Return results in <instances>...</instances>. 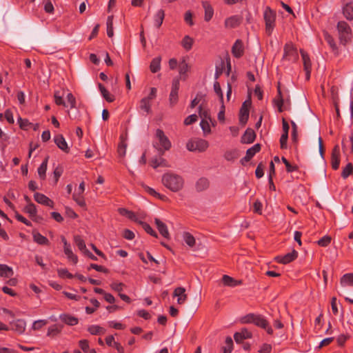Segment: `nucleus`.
<instances>
[{"label": "nucleus", "instance_id": "1", "mask_svg": "<svg viewBox=\"0 0 353 353\" xmlns=\"http://www.w3.org/2000/svg\"><path fill=\"white\" fill-rule=\"evenodd\" d=\"M162 182L163 185L173 192L181 190L183 185V179L175 174L167 173L163 176Z\"/></svg>", "mask_w": 353, "mask_h": 353}, {"label": "nucleus", "instance_id": "2", "mask_svg": "<svg viewBox=\"0 0 353 353\" xmlns=\"http://www.w3.org/2000/svg\"><path fill=\"white\" fill-rule=\"evenodd\" d=\"M337 30L340 43L345 46L351 39V28L345 21H339L337 24Z\"/></svg>", "mask_w": 353, "mask_h": 353}, {"label": "nucleus", "instance_id": "3", "mask_svg": "<svg viewBox=\"0 0 353 353\" xmlns=\"http://www.w3.org/2000/svg\"><path fill=\"white\" fill-rule=\"evenodd\" d=\"M208 141L201 139H196L190 140L186 144V148L191 152L199 151L203 152L208 147Z\"/></svg>", "mask_w": 353, "mask_h": 353}, {"label": "nucleus", "instance_id": "4", "mask_svg": "<svg viewBox=\"0 0 353 353\" xmlns=\"http://www.w3.org/2000/svg\"><path fill=\"white\" fill-rule=\"evenodd\" d=\"M264 19L265 21L266 31L271 34L275 20V13L270 8H267L264 12Z\"/></svg>", "mask_w": 353, "mask_h": 353}, {"label": "nucleus", "instance_id": "5", "mask_svg": "<svg viewBox=\"0 0 353 353\" xmlns=\"http://www.w3.org/2000/svg\"><path fill=\"white\" fill-rule=\"evenodd\" d=\"M156 137L158 139L160 145L165 150H168L170 148L171 143L168 138L165 135L163 130L160 129L157 130Z\"/></svg>", "mask_w": 353, "mask_h": 353}, {"label": "nucleus", "instance_id": "6", "mask_svg": "<svg viewBox=\"0 0 353 353\" xmlns=\"http://www.w3.org/2000/svg\"><path fill=\"white\" fill-rule=\"evenodd\" d=\"M190 66L186 61V57H182L179 63V72L180 74V78L181 79L185 80L187 77V72L190 70Z\"/></svg>", "mask_w": 353, "mask_h": 353}, {"label": "nucleus", "instance_id": "7", "mask_svg": "<svg viewBox=\"0 0 353 353\" xmlns=\"http://www.w3.org/2000/svg\"><path fill=\"white\" fill-rule=\"evenodd\" d=\"M10 323L12 325V329L15 332L21 334L25 331L26 323L23 319L14 320L12 319Z\"/></svg>", "mask_w": 353, "mask_h": 353}, {"label": "nucleus", "instance_id": "8", "mask_svg": "<svg viewBox=\"0 0 353 353\" xmlns=\"http://www.w3.org/2000/svg\"><path fill=\"white\" fill-rule=\"evenodd\" d=\"M250 102L245 101L240 110L239 121L243 125L245 124L249 117L248 106Z\"/></svg>", "mask_w": 353, "mask_h": 353}, {"label": "nucleus", "instance_id": "9", "mask_svg": "<svg viewBox=\"0 0 353 353\" xmlns=\"http://www.w3.org/2000/svg\"><path fill=\"white\" fill-rule=\"evenodd\" d=\"M340 150L338 145H335L332 153V167L334 170H337L340 164Z\"/></svg>", "mask_w": 353, "mask_h": 353}, {"label": "nucleus", "instance_id": "10", "mask_svg": "<svg viewBox=\"0 0 353 353\" xmlns=\"http://www.w3.org/2000/svg\"><path fill=\"white\" fill-rule=\"evenodd\" d=\"M254 323L256 325L261 327L263 329H265L269 334H272L273 333L272 329L268 326V322L261 316L256 315L255 318H254Z\"/></svg>", "mask_w": 353, "mask_h": 353}, {"label": "nucleus", "instance_id": "11", "mask_svg": "<svg viewBox=\"0 0 353 353\" xmlns=\"http://www.w3.org/2000/svg\"><path fill=\"white\" fill-rule=\"evenodd\" d=\"M185 290L183 287H179L175 289L173 293L174 297H177V303L180 305L183 304L187 299Z\"/></svg>", "mask_w": 353, "mask_h": 353}, {"label": "nucleus", "instance_id": "12", "mask_svg": "<svg viewBox=\"0 0 353 353\" xmlns=\"http://www.w3.org/2000/svg\"><path fill=\"white\" fill-rule=\"evenodd\" d=\"M297 52L294 47L292 43H288L284 48V58L290 59L294 58V59L297 57Z\"/></svg>", "mask_w": 353, "mask_h": 353}, {"label": "nucleus", "instance_id": "13", "mask_svg": "<svg viewBox=\"0 0 353 353\" xmlns=\"http://www.w3.org/2000/svg\"><path fill=\"white\" fill-rule=\"evenodd\" d=\"M34 199L39 203L53 208V202L48 197L41 193H35L34 195Z\"/></svg>", "mask_w": 353, "mask_h": 353}, {"label": "nucleus", "instance_id": "14", "mask_svg": "<svg viewBox=\"0 0 353 353\" xmlns=\"http://www.w3.org/2000/svg\"><path fill=\"white\" fill-rule=\"evenodd\" d=\"M56 145L63 151L68 152L69 148L64 137L61 134H57L54 138Z\"/></svg>", "mask_w": 353, "mask_h": 353}, {"label": "nucleus", "instance_id": "15", "mask_svg": "<svg viewBox=\"0 0 353 353\" xmlns=\"http://www.w3.org/2000/svg\"><path fill=\"white\" fill-rule=\"evenodd\" d=\"M301 57L303 59L304 70H305V74H306V79H309L310 77V68H311L310 59L308 55L306 53H305L303 51H301Z\"/></svg>", "mask_w": 353, "mask_h": 353}, {"label": "nucleus", "instance_id": "16", "mask_svg": "<svg viewBox=\"0 0 353 353\" xmlns=\"http://www.w3.org/2000/svg\"><path fill=\"white\" fill-rule=\"evenodd\" d=\"M154 222H155L157 228H158V230L159 231L160 234L163 237H165L166 239H169L170 238V234H169L168 228L165 225V224L164 223H163L159 219H155Z\"/></svg>", "mask_w": 353, "mask_h": 353}, {"label": "nucleus", "instance_id": "17", "mask_svg": "<svg viewBox=\"0 0 353 353\" xmlns=\"http://www.w3.org/2000/svg\"><path fill=\"white\" fill-rule=\"evenodd\" d=\"M298 253L296 251L293 250L292 252L285 254L283 256H277V261L283 264H287L297 257Z\"/></svg>", "mask_w": 353, "mask_h": 353}, {"label": "nucleus", "instance_id": "18", "mask_svg": "<svg viewBox=\"0 0 353 353\" xmlns=\"http://www.w3.org/2000/svg\"><path fill=\"white\" fill-rule=\"evenodd\" d=\"M255 137L256 134L254 130L248 129L241 138V142L243 143H251L254 141Z\"/></svg>", "mask_w": 353, "mask_h": 353}, {"label": "nucleus", "instance_id": "19", "mask_svg": "<svg viewBox=\"0 0 353 353\" xmlns=\"http://www.w3.org/2000/svg\"><path fill=\"white\" fill-rule=\"evenodd\" d=\"M202 6L205 11V20L209 21L214 14V10L212 6L207 1H203Z\"/></svg>", "mask_w": 353, "mask_h": 353}, {"label": "nucleus", "instance_id": "20", "mask_svg": "<svg viewBox=\"0 0 353 353\" xmlns=\"http://www.w3.org/2000/svg\"><path fill=\"white\" fill-rule=\"evenodd\" d=\"M250 337L251 333L245 329L242 330L240 332H236L234 335V340L237 343H240L243 340Z\"/></svg>", "mask_w": 353, "mask_h": 353}, {"label": "nucleus", "instance_id": "21", "mask_svg": "<svg viewBox=\"0 0 353 353\" xmlns=\"http://www.w3.org/2000/svg\"><path fill=\"white\" fill-rule=\"evenodd\" d=\"M240 23V19L236 16H232L225 19V26L227 28H233Z\"/></svg>", "mask_w": 353, "mask_h": 353}, {"label": "nucleus", "instance_id": "22", "mask_svg": "<svg viewBox=\"0 0 353 353\" xmlns=\"http://www.w3.org/2000/svg\"><path fill=\"white\" fill-rule=\"evenodd\" d=\"M232 54L236 57H240L243 54V43L240 40L236 41L232 47Z\"/></svg>", "mask_w": 353, "mask_h": 353}, {"label": "nucleus", "instance_id": "23", "mask_svg": "<svg viewBox=\"0 0 353 353\" xmlns=\"http://www.w3.org/2000/svg\"><path fill=\"white\" fill-rule=\"evenodd\" d=\"M343 12L347 19H353V1L347 3L343 7Z\"/></svg>", "mask_w": 353, "mask_h": 353}, {"label": "nucleus", "instance_id": "24", "mask_svg": "<svg viewBox=\"0 0 353 353\" xmlns=\"http://www.w3.org/2000/svg\"><path fill=\"white\" fill-rule=\"evenodd\" d=\"M261 149V145L257 143L255 144L252 148H249L246 152V155L244 157V159L246 161H249L251 158L256 153L258 152Z\"/></svg>", "mask_w": 353, "mask_h": 353}, {"label": "nucleus", "instance_id": "25", "mask_svg": "<svg viewBox=\"0 0 353 353\" xmlns=\"http://www.w3.org/2000/svg\"><path fill=\"white\" fill-rule=\"evenodd\" d=\"M209 187V181L206 178H200L196 183V189L199 192L205 190Z\"/></svg>", "mask_w": 353, "mask_h": 353}, {"label": "nucleus", "instance_id": "26", "mask_svg": "<svg viewBox=\"0 0 353 353\" xmlns=\"http://www.w3.org/2000/svg\"><path fill=\"white\" fill-rule=\"evenodd\" d=\"M60 319L69 325H74L78 323V319L76 317L68 314L61 315Z\"/></svg>", "mask_w": 353, "mask_h": 353}, {"label": "nucleus", "instance_id": "27", "mask_svg": "<svg viewBox=\"0 0 353 353\" xmlns=\"http://www.w3.org/2000/svg\"><path fill=\"white\" fill-rule=\"evenodd\" d=\"M199 115L201 119V121L210 120L212 122V119L208 110L203 105H200L199 108Z\"/></svg>", "mask_w": 353, "mask_h": 353}, {"label": "nucleus", "instance_id": "28", "mask_svg": "<svg viewBox=\"0 0 353 353\" xmlns=\"http://www.w3.org/2000/svg\"><path fill=\"white\" fill-rule=\"evenodd\" d=\"M161 58L160 57L153 59L150 63V68L152 72H158L161 68Z\"/></svg>", "mask_w": 353, "mask_h": 353}, {"label": "nucleus", "instance_id": "29", "mask_svg": "<svg viewBox=\"0 0 353 353\" xmlns=\"http://www.w3.org/2000/svg\"><path fill=\"white\" fill-rule=\"evenodd\" d=\"M74 242L79 249L83 253H89V250L86 248L84 241L79 236H74Z\"/></svg>", "mask_w": 353, "mask_h": 353}, {"label": "nucleus", "instance_id": "30", "mask_svg": "<svg viewBox=\"0 0 353 353\" xmlns=\"http://www.w3.org/2000/svg\"><path fill=\"white\" fill-rule=\"evenodd\" d=\"M0 275L5 277H10L13 275V270L6 265H0Z\"/></svg>", "mask_w": 353, "mask_h": 353}, {"label": "nucleus", "instance_id": "31", "mask_svg": "<svg viewBox=\"0 0 353 353\" xmlns=\"http://www.w3.org/2000/svg\"><path fill=\"white\" fill-rule=\"evenodd\" d=\"M140 109L148 114L152 112L151 102H150L148 99L143 98L140 101Z\"/></svg>", "mask_w": 353, "mask_h": 353}, {"label": "nucleus", "instance_id": "32", "mask_svg": "<svg viewBox=\"0 0 353 353\" xmlns=\"http://www.w3.org/2000/svg\"><path fill=\"white\" fill-rule=\"evenodd\" d=\"M343 286L353 285V274H346L341 279Z\"/></svg>", "mask_w": 353, "mask_h": 353}, {"label": "nucleus", "instance_id": "33", "mask_svg": "<svg viewBox=\"0 0 353 353\" xmlns=\"http://www.w3.org/2000/svg\"><path fill=\"white\" fill-rule=\"evenodd\" d=\"M164 16H165V14H164V11L163 10H159L157 12V13L155 14L154 23L157 28H159L161 26L163 19H164Z\"/></svg>", "mask_w": 353, "mask_h": 353}, {"label": "nucleus", "instance_id": "34", "mask_svg": "<svg viewBox=\"0 0 353 353\" xmlns=\"http://www.w3.org/2000/svg\"><path fill=\"white\" fill-rule=\"evenodd\" d=\"M120 139L121 143L118 147V153L120 157H123L126 153L127 143L125 142V139L123 136H121Z\"/></svg>", "mask_w": 353, "mask_h": 353}, {"label": "nucleus", "instance_id": "35", "mask_svg": "<svg viewBox=\"0 0 353 353\" xmlns=\"http://www.w3.org/2000/svg\"><path fill=\"white\" fill-rule=\"evenodd\" d=\"M183 238L184 241L188 246L193 247L195 245V239L189 232H184L183 234Z\"/></svg>", "mask_w": 353, "mask_h": 353}, {"label": "nucleus", "instance_id": "36", "mask_svg": "<svg viewBox=\"0 0 353 353\" xmlns=\"http://www.w3.org/2000/svg\"><path fill=\"white\" fill-rule=\"evenodd\" d=\"M107 25V34L109 37H112L114 35L113 32V16H109L106 22Z\"/></svg>", "mask_w": 353, "mask_h": 353}, {"label": "nucleus", "instance_id": "37", "mask_svg": "<svg viewBox=\"0 0 353 353\" xmlns=\"http://www.w3.org/2000/svg\"><path fill=\"white\" fill-rule=\"evenodd\" d=\"M99 88L102 96L108 102H112L114 101V97H112L108 91L102 85V84L99 83Z\"/></svg>", "mask_w": 353, "mask_h": 353}, {"label": "nucleus", "instance_id": "38", "mask_svg": "<svg viewBox=\"0 0 353 353\" xmlns=\"http://www.w3.org/2000/svg\"><path fill=\"white\" fill-rule=\"evenodd\" d=\"M33 238L34 241L41 245H45L48 243V240L39 232H34L33 234Z\"/></svg>", "mask_w": 353, "mask_h": 353}, {"label": "nucleus", "instance_id": "39", "mask_svg": "<svg viewBox=\"0 0 353 353\" xmlns=\"http://www.w3.org/2000/svg\"><path fill=\"white\" fill-rule=\"evenodd\" d=\"M119 212L121 214L126 216L130 219L138 223L139 221L137 219V217L132 212L128 211V210L124 208H121L119 209Z\"/></svg>", "mask_w": 353, "mask_h": 353}, {"label": "nucleus", "instance_id": "40", "mask_svg": "<svg viewBox=\"0 0 353 353\" xmlns=\"http://www.w3.org/2000/svg\"><path fill=\"white\" fill-rule=\"evenodd\" d=\"M192 44H193V39L190 37L189 36H185L182 41H181V45L186 50H189L191 49L192 46Z\"/></svg>", "mask_w": 353, "mask_h": 353}, {"label": "nucleus", "instance_id": "41", "mask_svg": "<svg viewBox=\"0 0 353 353\" xmlns=\"http://www.w3.org/2000/svg\"><path fill=\"white\" fill-rule=\"evenodd\" d=\"M233 349V341L231 337H227L225 345L223 347V353H230Z\"/></svg>", "mask_w": 353, "mask_h": 353}, {"label": "nucleus", "instance_id": "42", "mask_svg": "<svg viewBox=\"0 0 353 353\" xmlns=\"http://www.w3.org/2000/svg\"><path fill=\"white\" fill-rule=\"evenodd\" d=\"M25 211L29 214L31 217H34L37 214V209L34 204L30 203L25 208Z\"/></svg>", "mask_w": 353, "mask_h": 353}, {"label": "nucleus", "instance_id": "43", "mask_svg": "<svg viewBox=\"0 0 353 353\" xmlns=\"http://www.w3.org/2000/svg\"><path fill=\"white\" fill-rule=\"evenodd\" d=\"M222 281L223 284L227 286L235 287V280L228 275H223L222 278Z\"/></svg>", "mask_w": 353, "mask_h": 353}, {"label": "nucleus", "instance_id": "44", "mask_svg": "<svg viewBox=\"0 0 353 353\" xmlns=\"http://www.w3.org/2000/svg\"><path fill=\"white\" fill-rule=\"evenodd\" d=\"M138 223L143 226V228L145 230V231L147 233L150 234V235H152L154 237L158 236L157 232H155L148 224H147L144 222H142L141 221H139Z\"/></svg>", "mask_w": 353, "mask_h": 353}, {"label": "nucleus", "instance_id": "45", "mask_svg": "<svg viewBox=\"0 0 353 353\" xmlns=\"http://www.w3.org/2000/svg\"><path fill=\"white\" fill-rule=\"evenodd\" d=\"M278 94H279L278 99H274V101L275 105L278 108L279 111L282 112L283 111L282 107H283V99L281 97V92L279 88H278Z\"/></svg>", "mask_w": 353, "mask_h": 353}, {"label": "nucleus", "instance_id": "46", "mask_svg": "<svg viewBox=\"0 0 353 353\" xmlns=\"http://www.w3.org/2000/svg\"><path fill=\"white\" fill-rule=\"evenodd\" d=\"M352 171H353V165L352 163H350L346 165L345 168H343L342 174H341L342 177L344 179L347 178L352 173Z\"/></svg>", "mask_w": 353, "mask_h": 353}, {"label": "nucleus", "instance_id": "47", "mask_svg": "<svg viewBox=\"0 0 353 353\" xmlns=\"http://www.w3.org/2000/svg\"><path fill=\"white\" fill-rule=\"evenodd\" d=\"M88 330L89 331V332L92 334H101V332H104V330L103 327L99 326V325H90Z\"/></svg>", "mask_w": 353, "mask_h": 353}, {"label": "nucleus", "instance_id": "48", "mask_svg": "<svg viewBox=\"0 0 353 353\" xmlns=\"http://www.w3.org/2000/svg\"><path fill=\"white\" fill-rule=\"evenodd\" d=\"M210 122H211L210 120H203L201 121L200 123V126L202 130L203 131L204 134H209L211 132Z\"/></svg>", "mask_w": 353, "mask_h": 353}, {"label": "nucleus", "instance_id": "49", "mask_svg": "<svg viewBox=\"0 0 353 353\" xmlns=\"http://www.w3.org/2000/svg\"><path fill=\"white\" fill-rule=\"evenodd\" d=\"M152 166L157 168L159 166L168 167V165L164 159H155L152 161Z\"/></svg>", "mask_w": 353, "mask_h": 353}, {"label": "nucleus", "instance_id": "50", "mask_svg": "<svg viewBox=\"0 0 353 353\" xmlns=\"http://www.w3.org/2000/svg\"><path fill=\"white\" fill-rule=\"evenodd\" d=\"M46 170L47 167H46V163H41L37 170L38 174L41 179H44L46 178Z\"/></svg>", "mask_w": 353, "mask_h": 353}, {"label": "nucleus", "instance_id": "51", "mask_svg": "<svg viewBox=\"0 0 353 353\" xmlns=\"http://www.w3.org/2000/svg\"><path fill=\"white\" fill-rule=\"evenodd\" d=\"M178 101V92H170L169 96V101L171 106H173Z\"/></svg>", "mask_w": 353, "mask_h": 353}, {"label": "nucleus", "instance_id": "52", "mask_svg": "<svg viewBox=\"0 0 353 353\" xmlns=\"http://www.w3.org/2000/svg\"><path fill=\"white\" fill-rule=\"evenodd\" d=\"M214 90L215 93L219 96L220 100L223 101V93L219 82L216 81L214 83Z\"/></svg>", "mask_w": 353, "mask_h": 353}, {"label": "nucleus", "instance_id": "53", "mask_svg": "<svg viewBox=\"0 0 353 353\" xmlns=\"http://www.w3.org/2000/svg\"><path fill=\"white\" fill-rule=\"evenodd\" d=\"M331 241V237L329 236H325L318 241V244L321 246L325 247Z\"/></svg>", "mask_w": 353, "mask_h": 353}, {"label": "nucleus", "instance_id": "54", "mask_svg": "<svg viewBox=\"0 0 353 353\" xmlns=\"http://www.w3.org/2000/svg\"><path fill=\"white\" fill-rule=\"evenodd\" d=\"M255 316L256 315H254L253 314H250L243 317L241 321L243 323H254Z\"/></svg>", "mask_w": 353, "mask_h": 353}, {"label": "nucleus", "instance_id": "55", "mask_svg": "<svg viewBox=\"0 0 353 353\" xmlns=\"http://www.w3.org/2000/svg\"><path fill=\"white\" fill-rule=\"evenodd\" d=\"M47 323L46 320H38L34 322L32 325L33 330H39Z\"/></svg>", "mask_w": 353, "mask_h": 353}, {"label": "nucleus", "instance_id": "56", "mask_svg": "<svg viewBox=\"0 0 353 353\" xmlns=\"http://www.w3.org/2000/svg\"><path fill=\"white\" fill-rule=\"evenodd\" d=\"M197 115L196 114H192V115H190L188 116L184 121V123L185 125H190L193 123H194L195 121H196L197 120Z\"/></svg>", "mask_w": 353, "mask_h": 353}, {"label": "nucleus", "instance_id": "57", "mask_svg": "<svg viewBox=\"0 0 353 353\" xmlns=\"http://www.w3.org/2000/svg\"><path fill=\"white\" fill-rule=\"evenodd\" d=\"M288 139V134L286 133H283V134L281 137L280 139V143H281V148H287V141Z\"/></svg>", "mask_w": 353, "mask_h": 353}, {"label": "nucleus", "instance_id": "58", "mask_svg": "<svg viewBox=\"0 0 353 353\" xmlns=\"http://www.w3.org/2000/svg\"><path fill=\"white\" fill-rule=\"evenodd\" d=\"M58 274H59V276H61V277L66 276L69 279H72L74 277V276L72 274L69 273L68 271L65 269L58 270Z\"/></svg>", "mask_w": 353, "mask_h": 353}, {"label": "nucleus", "instance_id": "59", "mask_svg": "<svg viewBox=\"0 0 353 353\" xmlns=\"http://www.w3.org/2000/svg\"><path fill=\"white\" fill-rule=\"evenodd\" d=\"M67 101L70 104L71 108H74L76 107V100L72 93L68 94Z\"/></svg>", "mask_w": 353, "mask_h": 353}, {"label": "nucleus", "instance_id": "60", "mask_svg": "<svg viewBox=\"0 0 353 353\" xmlns=\"http://www.w3.org/2000/svg\"><path fill=\"white\" fill-rule=\"evenodd\" d=\"M157 96V89L155 88H150V92L148 97H144L145 99H148L150 102H151L154 99H155Z\"/></svg>", "mask_w": 353, "mask_h": 353}, {"label": "nucleus", "instance_id": "61", "mask_svg": "<svg viewBox=\"0 0 353 353\" xmlns=\"http://www.w3.org/2000/svg\"><path fill=\"white\" fill-rule=\"evenodd\" d=\"M254 211L256 213L261 214L262 203L259 201H256L253 205Z\"/></svg>", "mask_w": 353, "mask_h": 353}, {"label": "nucleus", "instance_id": "62", "mask_svg": "<svg viewBox=\"0 0 353 353\" xmlns=\"http://www.w3.org/2000/svg\"><path fill=\"white\" fill-rule=\"evenodd\" d=\"M123 284L121 283H113L111 285L112 290L117 292H121L123 290Z\"/></svg>", "mask_w": 353, "mask_h": 353}, {"label": "nucleus", "instance_id": "63", "mask_svg": "<svg viewBox=\"0 0 353 353\" xmlns=\"http://www.w3.org/2000/svg\"><path fill=\"white\" fill-rule=\"evenodd\" d=\"M179 89V79L176 78L174 79L172 85L171 92H178Z\"/></svg>", "mask_w": 353, "mask_h": 353}, {"label": "nucleus", "instance_id": "64", "mask_svg": "<svg viewBox=\"0 0 353 353\" xmlns=\"http://www.w3.org/2000/svg\"><path fill=\"white\" fill-rule=\"evenodd\" d=\"M45 10L46 12L52 13L54 11V7L50 0H48L45 4Z\"/></svg>", "mask_w": 353, "mask_h": 353}]
</instances>
